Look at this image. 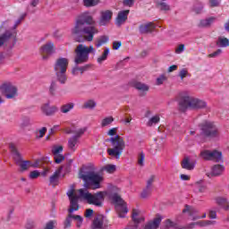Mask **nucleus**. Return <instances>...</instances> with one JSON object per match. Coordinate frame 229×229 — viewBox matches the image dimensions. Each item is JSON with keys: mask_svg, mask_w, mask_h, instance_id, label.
<instances>
[{"mask_svg": "<svg viewBox=\"0 0 229 229\" xmlns=\"http://www.w3.org/2000/svg\"><path fill=\"white\" fill-rule=\"evenodd\" d=\"M121 190L117 186L109 185L107 191H98L94 194L89 192L87 190H79L80 196H75L70 199V208L68 209L69 214L80 210V198L85 199L89 205H94L95 207H103V201H105V196H107L114 203L116 204L115 209L118 214V217L123 219L128 214V205L126 201L119 195Z\"/></svg>", "mask_w": 229, "mask_h": 229, "instance_id": "obj_1", "label": "nucleus"}, {"mask_svg": "<svg viewBox=\"0 0 229 229\" xmlns=\"http://www.w3.org/2000/svg\"><path fill=\"white\" fill-rule=\"evenodd\" d=\"M99 30L96 28V20L89 12H85L77 16L72 34L75 42H92L94 36Z\"/></svg>", "mask_w": 229, "mask_h": 229, "instance_id": "obj_2", "label": "nucleus"}, {"mask_svg": "<svg viewBox=\"0 0 229 229\" xmlns=\"http://www.w3.org/2000/svg\"><path fill=\"white\" fill-rule=\"evenodd\" d=\"M79 178L83 180L85 189L98 191L103 187L105 177L97 173L92 166H84L80 170Z\"/></svg>", "mask_w": 229, "mask_h": 229, "instance_id": "obj_3", "label": "nucleus"}, {"mask_svg": "<svg viewBox=\"0 0 229 229\" xmlns=\"http://www.w3.org/2000/svg\"><path fill=\"white\" fill-rule=\"evenodd\" d=\"M90 53H94V47L89 46L87 47L85 45L80 44L76 49H75V67L72 70V74L73 76H78V72H81V74H83V72L89 71L90 69V64H85L84 66H78L81 64H85L89 62V55Z\"/></svg>", "mask_w": 229, "mask_h": 229, "instance_id": "obj_4", "label": "nucleus"}, {"mask_svg": "<svg viewBox=\"0 0 229 229\" xmlns=\"http://www.w3.org/2000/svg\"><path fill=\"white\" fill-rule=\"evenodd\" d=\"M179 112H187V110H199L200 108H205L207 106V102L200 100L199 98H194L188 95L181 96L178 102Z\"/></svg>", "mask_w": 229, "mask_h": 229, "instance_id": "obj_5", "label": "nucleus"}, {"mask_svg": "<svg viewBox=\"0 0 229 229\" xmlns=\"http://www.w3.org/2000/svg\"><path fill=\"white\" fill-rule=\"evenodd\" d=\"M106 142H111L112 148L107 149V153L110 157H115L117 159L121 158L124 148H126V143L124 139L119 135L109 138L106 140Z\"/></svg>", "mask_w": 229, "mask_h": 229, "instance_id": "obj_6", "label": "nucleus"}, {"mask_svg": "<svg viewBox=\"0 0 229 229\" xmlns=\"http://www.w3.org/2000/svg\"><path fill=\"white\" fill-rule=\"evenodd\" d=\"M200 137L204 139H217L219 137V129L214 122L205 120L199 123Z\"/></svg>", "mask_w": 229, "mask_h": 229, "instance_id": "obj_7", "label": "nucleus"}, {"mask_svg": "<svg viewBox=\"0 0 229 229\" xmlns=\"http://www.w3.org/2000/svg\"><path fill=\"white\" fill-rule=\"evenodd\" d=\"M69 66V60L65 57H60L56 60L54 70L55 72L56 80L61 85L67 83V67Z\"/></svg>", "mask_w": 229, "mask_h": 229, "instance_id": "obj_8", "label": "nucleus"}, {"mask_svg": "<svg viewBox=\"0 0 229 229\" xmlns=\"http://www.w3.org/2000/svg\"><path fill=\"white\" fill-rule=\"evenodd\" d=\"M0 91L7 99H13L14 98H17V87L13 86L12 82L3 83L0 86Z\"/></svg>", "mask_w": 229, "mask_h": 229, "instance_id": "obj_9", "label": "nucleus"}, {"mask_svg": "<svg viewBox=\"0 0 229 229\" xmlns=\"http://www.w3.org/2000/svg\"><path fill=\"white\" fill-rule=\"evenodd\" d=\"M85 131H87V128H82V129H79L76 131V134L72 136L69 140H68V148L69 149H71V151H76L77 148H78V144L80 143V139H81V135H83V133H85Z\"/></svg>", "mask_w": 229, "mask_h": 229, "instance_id": "obj_10", "label": "nucleus"}, {"mask_svg": "<svg viewBox=\"0 0 229 229\" xmlns=\"http://www.w3.org/2000/svg\"><path fill=\"white\" fill-rule=\"evenodd\" d=\"M108 225V219L105 216V215L98 214L92 222L91 228L92 229H102L104 226Z\"/></svg>", "mask_w": 229, "mask_h": 229, "instance_id": "obj_11", "label": "nucleus"}, {"mask_svg": "<svg viewBox=\"0 0 229 229\" xmlns=\"http://www.w3.org/2000/svg\"><path fill=\"white\" fill-rule=\"evenodd\" d=\"M153 182H155V175H151V177L147 181V185L140 194V197L143 199H146L151 196V192H153Z\"/></svg>", "mask_w": 229, "mask_h": 229, "instance_id": "obj_12", "label": "nucleus"}, {"mask_svg": "<svg viewBox=\"0 0 229 229\" xmlns=\"http://www.w3.org/2000/svg\"><path fill=\"white\" fill-rule=\"evenodd\" d=\"M41 112L44 114V115L50 117L58 112V107L56 106H51V104L47 102L41 106Z\"/></svg>", "mask_w": 229, "mask_h": 229, "instance_id": "obj_13", "label": "nucleus"}, {"mask_svg": "<svg viewBox=\"0 0 229 229\" xmlns=\"http://www.w3.org/2000/svg\"><path fill=\"white\" fill-rule=\"evenodd\" d=\"M13 37L14 41L10 47V49H13L17 39L15 38V36H13V33L11 30H5V32L0 36V47H3V46H4V44H6V42H8V40H10Z\"/></svg>", "mask_w": 229, "mask_h": 229, "instance_id": "obj_14", "label": "nucleus"}, {"mask_svg": "<svg viewBox=\"0 0 229 229\" xmlns=\"http://www.w3.org/2000/svg\"><path fill=\"white\" fill-rule=\"evenodd\" d=\"M65 169L66 173H68L69 169H71V163H69L66 165L60 166L49 178L50 183H56L58 182V179L60 178V174H62V171Z\"/></svg>", "mask_w": 229, "mask_h": 229, "instance_id": "obj_15", "label": "nucleus"}, {"mask_svg": "<svg viewBox=\"0 0 229 229\" xmlns=\"http://www.w3.org/2000/svg\"><path fill=\"white\" fill-rule=\"evenodd\" d=\"M113 15H114V13L110 10L103 11L101 13V18L99 21L100 26H106V23L112 21Z\"/></svg>", "mask_w": 229, "mask_h": 229, "instance_id": "obj_16", "label": "nucleus"}, {"mask_svg": "<svg viewBox=\"0 0 229 229\" xmlns=\"http://www.w3.org/2000/svg\"><path fill=\"white\" fill-rule=\"evenodd\" d=\"M9 149H10V151L13 155V158L16 162V164H21V162H22V155H21V153L17 149V148L15 147V144L10 143Z\"/></svg>", "mask_w": 229, "mask_h": 229, "instance_id": "obj_17", "label": "nucleus"}, {"mask_svg": "<svg viewBox=\"0 0 229 229\" xmlns=\"http://www.w3.org/2000/svg\"><path fill=\"white\" fill-rule=\"evenodd\" d=\"M157 28L155 23L148 22L147 24H140L139 27V31L140 35H146L148 33H152V31Z\"/></svg>", "mask_w": 229, "mask_h": 229, "instance_id": "obj_18", "label": "nucleus"}, {"mask_svg": "<svg viewBox=\"0 0 229 229\" xmlns=\"http://www.w3.org/2000/svg\"><path fill=\"white\" fill-rule=\"evenodd\" d=\"M128 15H130V10L120 11L116 17V26L124 24V21H128Z\"/></svg>", "mask_w": 229, "mask_h": 229, "instance_id": "obj_19", "label": "nucleus"}, {"mask_svg": "<svg viewBox=\"0 0 229 229\" xmlns=\"http://www.w3.org/2000/svg\"><path fill=\"white\" fill-rule=\"evenodd\" d=\"M40 53H42V55H53V53H55V44L49 41L40 47Z\"/></svg>", "mask_w": 229, "mask_h": 229, "instance_id": "obj_20", "label": "nucleus"}, {"mask_svg": "<svg viewBox=\"0 0 229 229\" xmlns=\"http://www.w3.org/2000/svg\"><path fill=\"white\" fill-rule=\"evenodd\" d=\"M181 165L182 169H187V171H192L194 167H196V164L191 161V158H189V157H186L182 159Z\"/></svg>", "mask_w": 229, "mask_h": 229, "instance_id": "obj_21", "label": "nucleus"}, {"mask_svg": "<svg viewBox=\"0 0 229 229\" xmlns=\"http://www.w3.org/2000/svg\"><path fill=\"white\" fill-rule=\"evenodd\" d=\"M160 223H162V217L160 215H157L152 222H149L145 225L144 229H157L158 226H160Z\"/></svg>", "mask_w": 229, "mask_h": 229, "instance_id": "obj_22", "label": "nucleus"}, {"mask_svg": "<svg viewBox=\"0 0 229 229\" xmlns=\"http://www.w3.org/2000/svg\"><path fill=\"white\" fill-rule=\"evenodd\" d=\"M225 171V166L223 165H215L212 167L211 174H208V176L210 178V176H220V174H223V172Z\"/></svg>", "mask_w": 229, "mask_h": 229, "instance_id": "obj_23", "label": "nucleus"}, {"mask_svg": "<svg viewBox=\"0 0 229 229\" xmlns=\"http://www.w3.org/2000/svg\"><path fill=\"white\" fill-rule=\"evenodd\" d=\"M214 21H216V18L214 17H209L204 20H200L199 23V28H210L212 26Z\"/></svg>", "mask_w": 229, "mask_h": 229, "instance_id": "obj_24", "label": "nucleus"}, {"mask_svg": "<svg viewBox=\"0 0 229 229\" xmlns=\"http://www.w3.org/2000/svg\"><path fill=\"white\" fill-rule=\"evenodd\" d=\"M210 157L211 160H214L216 163L223 162V153L216 149L210 152Z\"/></svg>", "mask_w": 229, "mask_h": 229, "instance_id": "obj_25", "label": "nucleus"}, {"mask_svg": "<svg viewBox=\"0 0 229 229\" xmlns=\"http://www.w3.org/2000/svg\"><path fill=\"white\" fill-rule=\"evenodd\" d=\"M132 221L133 223L136 225H140V223H142V221H144V216H139V211H137L136 209L132 210Z\"/></svg>", "mask_w": 229, "mask_h": 229, "instance_id": "obj_26", "label": "nucleus"}, {"mask_svg": "<svg viewBox=\"0 0 229 229\" xmlns=\"http://www.w3.org/2000/svg\"><path fill=\"white\" fill-rule=\"evenodd\" d=\"M73 108H74V103L70 102V103L61 106L60 111L62 114H69V112L71 110H72Z\"/></svg>", "mask_w": 229, "mask_h": 229, "instance_id": "obj_27", "label": "nucleus"}, {"mask_svg": "<svg viewBox=\"0 0 229 229\" xmlns=\"http://www.w3.org/2000/svg\"><path fill=\"white\" fill-rule=\"evenodd\" d=\"M216 203L217 205H219L220 207H222V208L224 210H229V202L225 198H217L216 199Z\"/></svg>", "mask_w": 229, "mask_h": 229, "instance_id": "obj_28", "label": "nucleus"}, {"mask_svg": "<svg viewBox=\"0 0 229 229\" xmlns=\"http://www.w3.org/2000/svg\"><path fill=\"white\" fill-rule=\"evenodd\" d=\"M194 189L197 192H205L207 191V184L203 181L195 182Z\"/></svg>", "mask_w": 229, "mask_h": 229, "instance_id": "obj_29", "label": "nucleus"}, {"mask_svg": "<svg viewBox=\"0 0 229 229\" xmlns=\"http://www.w3.org/2000/svg\"><path fill=\"white\" fill-rule=\"evenodd\" d=\"M133 87L137 89V90H142V92H148V90H149V86L142 82H134Z\"/></svg>", "mask_w": 229, "mask_h": 229, "instance_id": "obj_30", "label": "nucleus"}, {"mask_svg": "<svg viewBox=\"0 0 229 229\" xmlns=\"http://www.w3.org/2000/svg\"><path fill=\"white\" fill-rule=\"evenodd\" d=\"M217 47H228L229 46V39L227 38H218L216 41Z\"/></svg>", "mask_w": 229, "mask_h": 229, "instance_id": "obj_31", "label": "nucleus"}, {"mask_svg": "<svg viewBox=\"0 0 229 229\" xmlns=\"http://www.w3.org/2000/svg\"><path fill=\"white\" fill-rule=\"evenodd\" d=\"M110 40V38L108 36L103 35L98 38L96 43V47H101V46L106 44Z\"/></svg>", "mask_w": 229, "mask_h": 229, "instance_id": "obj_32", "label": "nucleus"}, {"mask_svg": "<svg viewBox=\"0 0 229 229\" xmlns=\"http://www.w3.org/2000/svg\"><path fill=\"white\" fill-rule=\"evenodd\" d=\"M97 105L98 104L96 103V101L89 99L83 104L82 108H86L88 110H94Z\"/></svg>", "mask_w": 229, "mask_h": 229, "instance_id": "obj_33", "label": "nucleus"}, {"mask_svg": "<svg viewBox=\"0 0 229 229\" xmlns=\"http://www.w3.org/2000/svg\"><path fill=\"white\" fill-rule=\"evenodd\" d=\"M109 54H110V48L105 47L104 53L102 54V55H100L98 58V63L103 64V62H105V60H106L108 58Z\"/></svg>", "mask_w": 229, "mask_h": 229, "instance_id": "obj_34", "label": "nucleus"}, {"mask_svg": "<svg viewBox=\"0 0 229 229\" xmlns=\"http://www.w3.org/2000/svg\"><path fill=\"white\" fill-rule=\"evenodd\" d=\"M204 5L200 2H197L193 4L192 11L195 12L197 14H199L203 12Z\"/></svg>", "mask_w": 229, "mask_h": 229, "instance_id": "obj_35", "label": "nucleus"}, {"mask_svg": "<svg viewBox=\"0 0 229 229\" xmlns=\"http://www.w3.org/2000/svg\"><path fill=\"white\" fill-rule=\"evenodd\" d=\"M72 219H73V215L69 213V215L67 216V217L65 218V220L64 222V229L71 228Z\"/></svg>", "mask_w": 229, "mask_h": 229, "instance_id": "obj_36", "label": "nucleus"}, {"mask_svg": "<svg viewBox=\"0 0 229 229\" xmlns=\"http://www.w3.org/2000/svg\"><path fill=\"white\" fill-rule=\"evenodd\" d=\"M157 6L161 12H169V10H171V6L165 2L157 3Z\"/></svg>", "mask_w": 229, "mask_h": 229, "instance_id": "obj_37", "label": "nucleus"}, {"mask_svg": "<svg viewBox=\"0 0 229 229\" xmlns=\"http://www.w3.org/2000/svg\"><path fill=\"white\" fill-rule=\"evenodd\" d=\"M165 228H174V229H180L178 227V224L174 223V221H171V219H166L165 221Z\"/></svg>", "mask_w": 229, "mask_h": 229, "instance_id": "obj_38", "label": "nucleus"}, {"mask_svg": "<svg viewBox=\"0 0 229 229\" xmlns=\"http://www.w3.org/2000/svg\"><path fill=\"white\" fill-rule=\"evenodd\" d=\"M158 123H160V116L155 115L148 120L147 125L153 126V124H158Z\"/></svg>", "mask_w": 229, "mask_h": 229, "instance_id": "obj_39", "label": "nucleus"}, {"mask_svg": "<svg viewBox=\"0 0 229 229\" xmlns=\"http://www.w3.org/2000/svg\"><path fill=\"white\" fill-rule=\"evenodd\" d=\"M165 81H167V76H165V74H161L157 78L156 85L157 86L164 85Z\"/></svg>", "mask_w": 229, "mask_h": 229, "instance_id": "obj_40", "label": "nucleus"}, {"mask_svg": "<svg viewBox=\"0 0 229 229\" xmlns=\"http://www.w3.org/2000/svg\"><path fill=\"white\" fill-rule=\"evenodd\" d=\"M84 6H98L99 4V0H83Z\"/></svg>", "mask_w": 229, "mask_h": 229, "instance_id": "obj_41", "label": "nucleus"}, {"mask_svg": "<svg viewBox=\"0 0 229 229\" xmlns=\"http://www.w3.org/2000/svg\"><path fill=\"white\" fill-rule=\"evenodd\" d=\"M30 165H31V161L30 160H25V161L21 160V163L20 164V167L21 171H28V168L30 167Z\"/></svg>", "mask_w": 229, "mask_h": 229, "instance_id": "obj_42", "label": "nucleus"}, {"mask_svg": "<svg viewBox=\"0 0 229 229\" xmlns=\"http://www.w3.org/2000/svg\"><path fill=\"white\" fill-rule=\"evenodd\" d=\"M114 121V117L108 116L102 120L101 126L105 128V126H108V124H112Z\"/></svg>", "mask_w": 229, "mask_h": 229, "instance_id": "obj_43", "label": "nucleus"}, {"mask_svg": "<svg viewBox=\"0 0 229 229\" xmlns=\"http://www.w3.org/2000/svg\"><path fill=\"white\" fill-rule=\"evenodd\" d=\"M73 219L77 221V228H81V225H83V217H81L80 215H73Z\"/></svg>", "mask_w": 229, "mask_h": 229, "instance_id": "obj_44", "label": "nucleus"}, {"mask_svg": "<svg viewBox=\"0 0 229 229\" xmlns=\"http://www.w3.org/2000/svg\"><path fill=\"white\" fill-rule=\"evenodd\" d=\"M210 153H211L210 150H203V151L200 152V157H201L204 160H208V161H210V160H211Z\"/></svg>", "mask_w": 229, "mask_h": 229, "instance_id": "obj_45", "label": "nucleus"}, {"mask_svg": "<svg viewBox=\"0 0 229 229\" xmlns=\"http://www.w3.org/2000/svg\"><path fill=\"white\" fill-rule=\"evenodd\" d=\"M64 151V147L62 146H54L52 148V154L55 155H60Z\"/></svg>", "mask_w": 229, "mask_h": 229, "instance_id": "obj_46", "label": "nucleus"}, {"mask_svg": "<svg viewBox=\"0 0 229 229\" xmlns=\"http://www.w3.org/2000/svg\"><path fill=\"white\" fill-rule=\"evenodd\" d=\"M54 160H55V164H62V162H64V160H65V156H64L62 154L55 155Z\"/></svg>", "mask_w": 229, "mask_h": 229, "instance_id": "obj_47", "label": "nucleus"}, {"mask_svg": "<svg viewBox=\"0 0 229 229\" xmlns=\"http://www.w3.org/2000/svg\"><path fill=\"white\" fill-rule=\"evenodd\" d=\"M31 124V120L28 116L22 117L21 122V128H27V126H30Z\"/></svg>", "mask_w": 229, "mask_h": 229, "instance_id": "obj_48", "label": "nucleus"}, {"mask_svg": "<svg viewBox=\"0 0 229 229\" xmlns=\"http://www.w3.org/2000/svg\"><path fill=\"white\" fill-rule=\"evenodd\" d=\"M187 212H189V216H192V214H194V212H196V210L193 209L192 207L186 204L184 209L182 210V213L185 214Z\"/></svg>", "mask_w": 229, "mask_h": 229, "instance_id": "obj_49", "label": "nucleus"}, {"mask_svg": "<svg viewBox=\"0 0 229 229\" xmlns=\"http://www.w3.org/2000/svg\"><path fill=\"white\" fill-rule=\"evenodd\" d=\"M46 131H47V128L46 127H42L38 133L36 134V139H42V137H44V135H46Z\"/></svg>", "mask_w": 229, "mask_h": 229, "instance_id": "obj_50", "label": "nucleus"}, {"mask_svg": "<svg viewBox=\"0 0 229 229\" xmlns=\"http://www.w3.org/2000/svg\"><path fill=\"white\" fill-rule=\"evenodd\" d=\"M38 176H40L38 170H34L30 172L29 178H30V180H36V178H38Z\"/></svg>", "mask_w": 229, "mask_h": 229, "instance_id": "obj_51", "label": "nucleus"}, {"mask_svg": "<svg viewBox=\"0 0 229 229\" xmlns=\"http://www.w3.org/2000/svg\"><path fill=\"white\" fill-rule=\"evenodd\" d=\"M42 162H44V159H37L35 163L30 162V167H34V168L40 167L42 166Z\"/></svg>", "mask_w": 229, "mask_h": 229, "instance_id": "obj_52", "label": "nucleus"}, {"mask_svg": "<svg viewBox=\"0 0 229 229\" xmlns=\"http://www.w3.org/2000/svg\"><path fill=\"white\" fill-rule=\"evenodd\" d=\"M105 171L107 173H115V165H107L104 167Z\"/></svg>", "mask_w": 229, "mask_h": 229, "instance_id": "obj_53", "label": "nucleus"}, {"mask_svg": "<svg viewBox=\"0 0 229 229\" xmlns=\"http://www.w3.org/2000/svg\"><path fill=\"white\" fill-rule=\"evenodd\" d=\"M221 53H223V50L217 49L216 52L209 54L208 56V58H217V56L221 55Z\"/></svg>", "mask_w": 229, "mask_h": 229, "instance_id": "obj_54", "label": "nucleus"}, {"mask_svg": "<svg viewBox=\"0 0 229 229\" xmlns=\"http://www.w3.org/2000/svg\"><path fill=\"white\" fill-rule=\"evenodd\" d=\"M55 225H56V221L51 220L48 223H47L44 229H55Z\"/></svg>", "mask_w": 229, "mask_h": 229, "instance_id": "obj_55", "label": "nucleus"}, {"mask_svg": "<svg viewBox=\"0 0 229 229\" xmlns=\"http://www.w3.org/2000/svg\"><path fill=\"white\" fill-rule=\"evenodd\" d=\"M145 155H144V152H141L138 157V164L139 165H144V158H145Z\"/></svg>", "mask_w": 229, "mask_h": 229, "instance_id": "obj_56", "label": "nucleus"}, {"mask_svg": "<svg viewBox=\"0 0 229 229\" xmlns=\"http://www.w3.org/2000/svg\"><path fill=\"white\" fill-rule=\"evenodd\" d=\"M123 6H129V8H131V6L135 4V0H123Z\"/></svg>", "mask_w": 229, "mask_h": 229, "instance_id": "obj_57", "label": "nucleus"}, {"mask_svg": "<svg viewBox=\"0 0 229 229\" xmlns=\"http://www.w3.org/2000/svg\"><path fill=\"white\" fill-rule=\"evenodd\" d=\"M179 76H180L181 80H183V78H185L186 76H189V72H187L186 69H182L180 71Z\"/></svg>", "mask_w": 229, "mask_h": 229, "instance_id": "obj_58", "label": "nucleus"}, {"mask_svg": "<svg viewBox=\"0 0 229 229\" xmlns=\"http://www.w3.org/2000/svg\"><path fill=\"white\" fill-rule=\"evenodd\" d=\"M185 50V45L181 44L178 46V47L175 49V53H177V55H180L182 53H183V51Z\"/></svg>", "mask_w": 229, "mask_h": 229, "instance_id": "obj_59", "label": "nucleus"}, {"mask_svg": "<svg viewBox=\"0 0 229 229\" xmlns=\"http://www.w3.org/2000/svg\"><path fill=\"white\" fill-rule=\"evenodd\" d=\"M55 90H56V82L52 81L50 88H49V92H50V94H52V96H53V94H55Z\"/></svg>", "mask_w": 229, "mask_h": 229, "instance_id": "obj_60", "label": "nucleus"}, {"mask_svg": "<svg viewBox=\"0 0 229 229\" xmlns=\"http://www.w3.org/2000/svg\"><path fill=\"white\" fill-rule=\"evenodd\" d=\"M93 215H94V210L93 209H91V208L86 209L85 217H87V218L92 217Z\"/></svg>", "mask_w": 229, "mask_h": 229, "instance_id": "obj_61", "label": "nucleus"}, {"mask_svg": "<svg viewBox=\"0 0 229 229\" xmlns=\"http://www.w3.org/2000/svg\"><path fill=\"white\" fill-rule=\"evenodd\" d=\"M208 217L209 219H216L217 217V213L216 210H209Z\"/></svg>", "mask_w": 229, "mask_h": 229, "instance_id": "obj_62", "label": "nucleus"}, {"mask_svg": "<svg viewBox=\"0 0 229 229\" xmlns=\"http://www.w3.org/2000/svg\"><path fill=\"white\" fill-rule=\"evenodd\" d=\"M122 43L121 41H114L113 42V49H114V51H117V49H119V47H121Z\"/></svg>", "mask_w": 229, "mask_h": 229, "instance_id": "obj_63", "label": "nucleus"}, {"mask_svg": "<svg viewBox=\"0 0 229 229\" xmlns=\"http://www.w3.org/2000/svg\"><path fill=\"white\" fill-rule=\"evenodd\" d=\"M66 194L70 200L74 199V197L78 196V195H74V190H70Z\"/></svg>", "mask_w": 229, "mask_h": 229, "instance_id": "obj_64", "label": "nucleus"}]
</instances>
